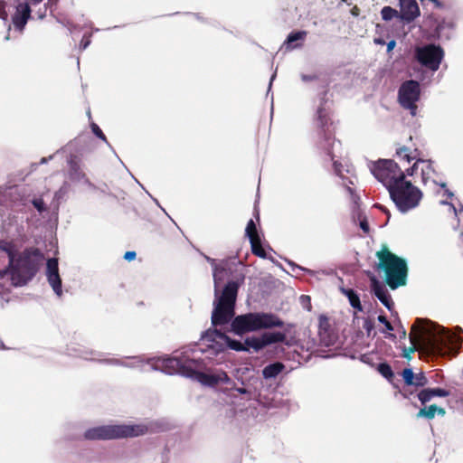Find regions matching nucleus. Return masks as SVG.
Returning a JSON list of instances; mask_svg holds the SVG:
<instances>
[{
	"label": "nucleus",
	"mask_w": 463,
	"mask_h": 463,
	"mask_svg": "<svg viewBox=\"0 0 463 463\" xmlns=\"http://www.w3.org/2000/svg\"><path fill=\"white\" fill-rule=\"evenodd\" d=\"M450 206H451V208L453 209V211H454L455 213H457L456 208H455L452 204H450Z\"/></svg>",
	"instance_id": "nucleus-59"
},
{
	"label": "nucleus",
	"mask_w": 463,
	"mask_h": 463,
	"mask_svg": "<svg viewBox=\"0 0 463 463\" xmlns=\"http://www.w3.org/2000/svg\"><path fill=\"white\" fill-rule=\"evenodd\" d=\"M32 16V7L28 2H19L15 6V12L12 15V22L14 28L22 32Z\"/></svg>",
	"instance_id": "nucleus-15"
},
{
	"label": "nucleus",
	"mask_w": 463,
	"mask_h": 463,
	"mask_svg": "<svg viewBox=\"0 0 463 463\" xmlns=\"http://www.w3.org/2000/svg\"><path fill=\"white\" fill-rule=\"evenodd\" d=\"M447 349H402L403 356L406 358L411 357V354L415 352H420V354H431V355H439L444 354V351Z\"/></svg>",
	"instance_id": "nucleus-24"
},
{
	"label": "nucleus",
	"mask_w": 463,
	"mask_h": 463,
	"mask_svg": "<svg viewBox=\"0 0 463 463\" xmlns=\"http://www.w3.org/2000/svg\"><path fill=\"white\" fill-rule=\"evenodd\" d=\"M8 14L5 11V3L4 1H0V18L3 20H6Z\"/></svg>",
	"instance_id": "nucleus-42"
},
{
	"label": "nucleus",
	"mask_w": 463,
	"mask_h": 463,
	"mask_svg": "<svg viewBox=\"0 0 463 463\" xmlns=\"http://www.w3.org/2000/svg\"><path fill=\"white\" fill-rule=\"evenodd\" d=\"M420 98V84L415 80L402 83L399 90V101L401 105L411 110L412 116L416 115V102Z\"/></svg>",
	"instance_id": "nucleus-11"
},
{
	"label": "nucleus",
	"mask_w": 463,
	"mask_h": 463,
	"mask_svg": "<svg viewBox=\"0 0 463 463\" xmlns=\"http://www.w3.org/2000/svg\"><path fill=\"white\" fill-rule=\"evenodd\" d=\"M438 413L439 415L444 416L446 413V411L444 408L438 407L436 404L430 405L428 407L421 408L418 413V418H426L428 420H432L435 417V414Z\"/></svg>",
	"instance_id": "nucleus-22"
},
{
	"label": "nucleus",
	"mask_w": 463,
	"mask_h": 463,
	"mask_svg": "<svg viewBox=\"0 0 463 463\" xmlns=\"http://www.w3.org/2000/svg\"><path fill=\"white\" fill-rule=\"evenodd\" d=\"M205 259L210 263V265L212 266L213 271L221 265V261L218 262L216 260H214V259H213L211 257L205 256Z\"/></svg>",
	"instance_id": "nucleus-44"
},
{
	"label": "nucleus",
	"mask_w": 463,
	"mask_h": 463,
	"mask_svg": "<svg viewBox=\"0 0 463 463\" xmlns=\"http://www.w3.org/2000/svg\"><path fill=\"white\" fill-rule=\"evenodd\" d=\"M284 343L287 345H293L292 341L287 340L286 335L280 332H267L260 337L254 339V344L251 347H264L265 345Z\"/></svg>",
	"instance_id": "nucleus-17"
},
{
	"label": "nucleus",
	"mask_w": 463,
	"mask_h": 463,
	"mask_svg": "<svg viewBox=\"0 0 463 463\" xmlns=\"http://www.w3.org/2000/svg\"><path fill=\"white\" fill-rule=\"evenodd\" d=\"M146 431H148L149 430H152V425L151 424L149 426L146 425Z\"/></svg>",
	"instance_id": "nucleus-56"
},
{
	"label": "nucleus",
	"mask_w": 463,
	"mask_h": 463,
	"mask_svg": "<svg viewBox=\"0 0 463 463\" xmlns=\"http://www.w3.org/2000/svg\"><path fill=\"white\" fill-rule=\"evenodd\" d=\"M47 9V5L44 4L35 10L34 15L37 17V19L43 20L46 16Z\"/></svg>",
	"instance_id": "nucleus-38"
},
{
	"label": "nucleus",
	"mask_w": 463,
	"mask_h": 463,
	"mask_svg": "<svg viewBox=\"0 0 463 463\" xmlns=\"http://www.w3.org/2000/svg\"><path fill=\"white\" fill-rule=\"evenodd\" d=\"M326 349H316V352H312L311 349H293L290 354V358L297 361L298 364H304L314 357H328L330 354H323L326 353Z\"/></svg>",
	"instance_id": "nucleus-19"
},
{
	"label": "nucleus",
	"mask_w": 463,
	"mask_h": 463,
	"mask_svg": "<svg viewBox=\"0 0 463 463\" xmlns=\"http://www.w3.org/2000/svg\"><path fill=\"white\" fill-rule=\"evenodd\" d=\"M90 37H91V33L90 34H84L83 37H82V40L80 43V50H85L88 48V46L90 44L91 41H90Z\"/></svg>",
	"instance_id": "nucleus-40"
},
{
	"label": "nucleus",
	"mask_w": 463,
	"mask_h": 463,
	"mask_svg": "<svg viewBox=\"0 0 463 463\" xmlns=\"http://www.w3.org/2000/svg\"><path fill=\"white\" fill-rule=\"evenodd\" d=\"M90 127L93 134L109 146V142L107 141L106 136L103 134L99 127L96 123H91Z\"/></svg>",
	"instance_id": "nucleus-36"
},
{
	"label": "nucleus",
	"mask_w": 463,
	"mask_h": 463,
	"mask_svg": "<svg viewBox=\"0 0 463 463\" xmlns=\"http://www.w3.org/2000/svg\"><path fill=\"white\" fill-rule=\"evenodd\" d=\"M420 165L422 175V182L426 184L427 181L431 178V175L434 173V169L432 168L431 164L428 161L420 160L416 162L411 168L406 170L407 175H412L414 172L420 167Z\"/></svg>",
	"instance_id": "nucleus-21"
},
{
	"label": "nucleus",
	"mask_w": 463,
	"mask_h": 463,
	"mask_svg": "<svg viewBox=\"0 0 463 463\" xmlns=\"http://www.w3.org/2000/svg\"><path fill=\"white\" fill-rule=\"evenodd\" d=\"M360 227L361 229L364 232H369V225H368V222H366V220H362L360 222Z\"/></svg>",
	"instance_id": "nucleus-47"
},
{
	"label": "nucleus",
	"mask_w": 463,
	"mask_h": 463,
	"mask_svg": "<svg viewBox=\"0 0 463 463\" xmlns=\"http://www.w3.org/2000/svg\"><path fill=\"white\" fill-rule=\"evenodd\" d=\"M389 194L396 207L402 213H407L416 208L423 196L422 192L410 181H406L405 178L392 188H390Z\"/></svg>",
	"instance_id": "nucleus-7"
},
{
	"label": "nucleus",
	"mask_w": 463,
	"mask_h": 463,
	"mask_svg": "<svg viewBox=\"0 0 463 463\" xmlns=\"http://www.w3.org/2000/svg\"><path fill=\"white\" fill-rule=\"evenodd\" d=\"M299 299L302 307L307 311H310L312 308L310 297L307 295H302L300 296Z\"/></svg>",
	"instance_id": "nucleus-39"
},
{
	"label": "nucleus",
	"mask_w": 463,
	"mask_h": 463,
	"mask_svg": "<svg viewBox=\"0 0 463 463\" xmlns=\"http://www.w3.org/2000/svg\"><path fill=\"white\" fill-rule=\"evenodd\" d=\"M401 6L400 18L411 23L420 16V11L416 0H399Z\"/></svg>",
	"instance_id": "nucleus-18"
},
{
	"label": "nucleus",
	"mask_w": 463,
	"mask_h": 463,
	"mask_svg": "<svg viewBox=\"0 0 463 463\" xmlns=\"http://www.w3.org/2000/svg\"><path fill=\"white\" fill-rule=\"evenodd\" d=\"M378 372L388 381H392L394 373L392 367L386 363H381L377 366Z\"/></svg>",
	"instance_id": "nucleus-26"
},
{
	"label": "nucleus",
	"mask_w": 463,
	"mask_h": 463,
	"mask_svg": "<svg viewBox=\"0 0 463 463\" xmlns=\"http://www.w3.org/2000/svg\"><path fill=\"white\" fill-rule=\"evenodd\" d=\"M43 0H24V2H28L31 7L38 6Z\"/></svg>",
	"instance_id": "nucleus-48"
},
{
	"label": "nucleus",
	"mask_w": 463,
	"mask_h": 463,
	"mask_svg": "<svg viewBox=\"0 0 463 463\" xmlns=\"http://www.w3.org/2000/svg\"><path fill=\"white\" fill-rule=\"evenodd\" d=\"M344 292L347 296L351 306L358 310H362L359 297L352 289H347Z\"/></svg>",
	"instance_id": "nucleus-28"
},
{
	"label": "nucleus",
	"mask_w": 463,
	"mask_h": 463,
	"mask_svg": "<svg viewBox=\"0 0 463 463\" xmlns=\"http://www.w3.org/2000/svg\"><path fill=\"white\" fill-rule=\"evenodd\" d=\"M136 256H137L136 251H127L124 255V259L128 261H131V260H135Z\"/></svg>",
	"instance_id": "nucleus-46"
},
{
	"label": "nucleus",
	"mask_w": 463,
	"mask_h": 463,
	"mask_svg": "<svg viewBox=\"0 0 463 463\" xmlns=\"http://www.w3.org/2000/svg\"><path fill=\"white\" fill-rule=\"evenodd\" d=\"M318 116H319L320 118H322V117H323V110L322 109L318 110Z\"/></svg>",
	"instance_id": "nucleus-54"
},
{
	"label": "nucleus",
	"mask_w": 463,
	"mask_h": 463,
	"mask_svg": "<svg viewBox=\"0 0 463 463\" xmlns=\"http://www.w3.org/2000/svg\"><path fill=\"white\" fill-rule=\"evenodd\" d=\"M415 59L424 67L436 71L444 57L443 50L435 44H427L415 49Z\"/></svg>",
	"instance_id": "nucleus-10"
},
{
	"label": "nucleus",
	"mask_w": 463,
	"mask_h": 463,
	"mask_svg": "<svg viewBox=\"0 0 463 463\" xmlns=\"http://www.w3.org/2000/svg\"><path fill=\"white\" fill-rule=\"evenodd\" d=\"M238 392L241 394H244V393H247L248 391L245 389V388H239L238 389Z\"/></svg>",
	"instance_id": "nucleus-53"
},
{
	"label": "nucleus",
	"mask_w": 463,
	"mask_h": 463,
	"mask_svg": "<svg viewBox=\"0 0 463 463\" xmlns=\"http://www.w3.org/2000/svg\"><path fill=\"white\" fill-rule=\"evenodd\" d=\"M227 275V262L221 261V265L213 272L214 283V300L212 312V324L213 326H222L229 323L234 317V307L237 299L239 283L229 281L222 291L220 292L219 285Z\"/></svg>",
	"instance_id": "nucleus-2"
},
{
	"label": "nucleus",
	"mask_w": 463,
	"mask_h": 463,
	"mask_svg": "<svg viewBox=\"0 0 463 463\" xmlns=\"http://www.w3.org/2000/svg\"><path fill=\"white\" fill-rule=\"evenodd\" d=\"M250 245H251V250H252V252L260 257V258H265L266 256V252L264 250V249L262 248L261 246V243H260V237L259 238H251V240L250 241Z\"/></svg>",
	"instance_id": "nucleus-25"
},
{
	"label": "nucleus",
	"mask_w": 463,
	"mask_h": 463,
	"mask_svg": "<svg viewBox=\"0 0 463 463\" xmlns=\"http://www.w3.org/2000/svg\"><path fill=\"white\" fill-rule=\"evenodd\" d=\"M395 46V41H391L388 43L387 44V50L388 51H391L393 49V47Z\"/></svg>",
	"instance_id": "nucleus-51"
},
{
	"label": "nucleus",
	"mask_w": 463,
	"mask_h": 463,
	"mask_svg": "<svg viewBox=\"0 0 463 463\" xmlns=\"http://www.w3.org/2000/svg\"><path fill=\"white\" fill-rule=\"evenodd\" d=\"M418 398L422 404H426L428 402H430L433 398V396L430 392V388H427V389L421 390L418 393Z\"/></svg>",
	"instance_id": "nucleus-33"
},
{
	"label": "nucleus",
	"mask_w": 463,
	"mask_h": 463,
	"mask_svg": "<svg viewBox=\"0 0 463 463\" xmlns=\"http://www.w3.org/2000/svg\"><path fill=\"white\" fill-rule=\"evenodd\" d=\"M318 337L321 345L326 347L334 345L338 339V332L335 320L322 314L318 317Z\"/></svg>",
	"instance_id": "nucleus-12"
},
{
	"label": "nucleus",
	"mask_w": 463,
	"mask_h": 463,
	"mask_svg": "<svg viewBox=\"0 0 463 463\" xmlns=\"http://www.w3.org/2000/svg\"><path fill=\"white\" fill-rule=\"evenodd\" d=\"M203 363L189 359L185 356L167 357L163 360L162 366L164 371L168 374L179 373L181 375L195 379L203 385L213 387L220 383H227L230 377L225 372L218 373H206L200 372Z\"/></svg>",
	"instance_id": "nucleus-4"
},
{
	"label": "nucleus",
	"mask_w": 463,
	"mask_h": 463,
	"mask_svg": "<svg viewBox=\"0 0 463 463\" xmlns=\"http://www.w3.org/2000/svg\"><path fill=\"white\" fill-rule=\"evenodd\" d=\"M0 250L6 253L8 257V271L4 270L3 274L0 273V277L4 278L8 273L14 286H24L37 273L40 261L43 259L40 250L29 248L16 257L17 249L15 244L12 241L0 240Z\"/></svg>",
	"instance_id": "nucleus-1"
},
{
	"label": "nucleus",
	"mask_w": 463,
	"mask_h": 463,
	"mask_svg": "<svg viewBox=\"0 0 463 463\" xmlns=\"http://www.w3.org/2000/svg\"><path fill=\"white\" fill-rule=\"evenodd\" d=\"M412 347H439V345L461 344L463 337L446 331L428 319L417 318L409 335Z\"/></svg>",
	"instance_id": "nucleus-3"
},
{
	"label": "nucleus",
	"mask_w": 463,
	"mask_h": 463,
	"mask_svg": "<svg viewBox=\"0 0 463 463\" xmlns=\"http://www.w3.org/2000/svg\"><path fill=\"white\" fill-rule=\"evenodd\" d=\"M45 275L55 295L61 298L62 296V284L56 258H51L47 260Z\"/></svg>",
	"instance_id": "nucleus-14"
},
{
	"label": "nucleus",
	"mask_w": 463,
	"mask_h": 463,
	"mask_svg": "<svg viewBox=\"0 0 463 463\" xmlns=\"http://www.w3.org/2000/svg\"><path fill=\"white\" fill-rule=\"evenodd\" d=\"M349 353H352L353 351H356L355 349H352V348H349L348 349Z\"/></svg>",
	"instance_id": "nucleus-60"
},
{
	"label": "nucleus",
	"mask_w": 463,
	"mask_h": 463,
	"mask_svg": "<svg viewBox=\"0 0 463 463\" xmlns=\"http://www.w3.org/2000/svg\"><path fill=\"white\" fill-rule=\"evenodd\" d=\"M402 376L406 385L411 386L414 379V373L411 368H404L402 372Z\"/></svg>",
	"instance_id": "nucleus-31"
},
{
	"label": "nucleus",
	"mask_w": 463,
	"mask_h": 463,
	"mask_svg": "<svg viewBox=\"0 0 463 463\" xmlns=\"http://www.w3.org/2000/svg\"><path fill=\"white\" fill-rule=\"evenodd\" d=\"M284 367V364L280 362L270 364L264 367L262 370V375L265 379L274 378L282 372Z\"/></svg>",
	"instance_id": "nucleus-23"
},
{
	"label": "nucleus",
	"mask_w": 463,
	"mask_h": 463,
	"mask_svg": "<svg viewBox=\"0 0 463 463\" xmlns=\"http://www.w3.org/2000/svg\"><path fill=\"white\" fill-rule=\"evenodd\" d=\"M205 259L210 263V265L212 266L213 271L221 265V261L218 262L216 260H214V259H213L211 257L205 256Z\"/></svg>",
	"instance_id": "nucleus-45"
},
{
	"label": "nucleus",
	"mask_w": 463,
	"mask_h": 463,
	"mask_svg": "<svg viewBox=\"0 0 463 463\" xmlns=\"http://www.w3.org/2000/svg\"><path fill=\"white\" fill-rule=\"evenodd\" d=\"M381 15L383 21H390L394 17L400 18V13L391 6H384L381 11Z\"/></svg>",
	"instance_id": "nucleus-27"
},
{
	"label": "nucleus",
	"mask_w": 463,
	"mask_h": 463,
	"mask_svg": "<svg viewBox=\"0 0 463 463\" xmlns=\"http://www.w3.org/2000/svg\"><path fill=\"white\" fill-rule=\"evenodd\" d=\"M301 79L303 81H310V80H314L317 79V76L315 75H305V74H302L301 75Z\"/></svg>",
	"instance_id": "nucleus-49"
},
{
	"label": "nucleus",
	"mask_w": 463,
	"mask_h": 463,
	"mask_svg": "<svg viewBox=\"0 0 463 463\" xmlns=\"http://www.w3.org/2000/svg\"><path fill=\"white\" fill-rule=\"evenodd\" d=\"M142 434L143 428L140 425H104L87 430L84 438L89 440H106L137 437Z\"/></svg>",
	"instance_id": "nucleus-8"
},
{
	"label": "nucleus",
	"mask_w": 463,
	"mask_h": 463,
	"mask_svg": "<svg viewBox=\"0 0 463 463\" xmlns=\"http://www.w3.org/2000/svg\"><path fill=\"white\" fill-rule=\"evenodd\" d=\"M371 288L373 291L374 295L378 298V299L389 309L392 310L393 307V302L390 294L384 288V287L379 282V280L373 276L371 278Z\"/></svg>",
	"instance_id": "nucleus-20"
},
{
	"label": "nucleus",
	"mask_w": 463,
	"mask_h": 463,
	"mask_svg": "<svg viewBox=\"0 0 463 463\" xmlns=\"http://www.w3.org/2000/svg\"><path fill=\"white\" fill-rule=\"evenodd\" d=\"M446 193H447L449 197H451L453 195L452 193H450L449 191H446Z\"/></svg>",
	"instance_id": "nucleus-57"
},
{
	"label": "nucleus",
	"mask_w": 463,
	"mask_h": 463,
	"mask_svg": "<svg viewBox=\"0 0 463 463\" xmlns=\"http://www.w3.org/2000/svg\"><path fill=\"white\" fill-rule=\"evenodd\" d=\"M307 35V32L305 31H299L297 33H290L287 38V43L290 44L298 40H304V38Z\"/></svg>",
	"instance_id": "nucleus-34"
},
{
	"label": "nucleus",
	"mask_w": 463,
	"mask_h": 463,
	"mask_svg": "<svg viewBox=\"0 0 463 463\" xmlns=\"http://www.w3.org/2000/svg\"><path fill=\"white\" fill-rule=\"evenodd\" d=\"M32 204L40 213L45 212L47 209L42 198H33L32 200Z\"/></svg>",
	"instance_id": "nucleus-35"
},
{
	"label": "nucleus",
	"mask_w": 463,
	"mask_h": 463,
	"mask_svg": "<svg viewBox=\"0 0 463 463\" xmlns=\"http://www.w3.org/2000/svg\"><path fill=\"white\" fill-rule=\"evenodd\" d=\"M237 351H250V349H246V348H243V349H236Z\"/></svg>",
	"instance_id": "nucleus-58"
},
{
	"label": "nucleus",
	"mask_w": 463,
	"mask_h": 463,
	"mask_svg": "<svg viewBox=\"0 0 463 463\" xmlns=\"http://www.w3.org/2000/svg\"><path fill=\"white\" fill-rule=\"evenodd\" d=\"M52 158V156H50L49 157H43L41 159V164H45V163H47L48 160H50Z\"/></svg>",
	"instance_id": "nucleus-52"
},
{
	"label": "nucleus",
	"mask_w": 463,
	"mask_h": 463,
	"mask_svg": "<svg viewBox=\"0 0 463 463\" xmlns=\"http://www.w3.org/2000/svg\"><path fill=\"white\" fill-rule=\"evenodd\" d=\"M379 260L378 268L386 274V282L395 289L406 283L407 265L404 260L392 253L386 246L376 253Z\"/></svg>",
	"instance_id": "nucleus-5"
},
{
	"label": "nucleus",
	"mask_w": 463,
	"mask_h": 463,
	"mask_svg": "<svg viewBox=\"0 0 463 463\" xmlns=\"http://www.w3.org/2000/svg\"><path fill=\"white\" fill-rule=\"evenodd\" d=\"M347 191L350 193V194H351L352 196L354 195V193H353L352 188L348 187V188H347Z\"/></svg>",
	"instance_id": "nucleus-55"
},
{
	"label": "nucleus",
	"mask_w": 463,
	"mask_h": 463,
	"mask_svg": "<svg viewBox=\"0 0 463 463\" xmlns=\"http://www.w3.org/2000/svg\"><path fill=\"white\" fill-rule=\"evenodd\" d=\"M68 164L69 177L71 181L87 185L90 188H94L93 184L89 180L86 174L81 169L80 163L76 160L75 157L71 156L70 160L68 161Z\"/></svg>",
	"instance_id": "nucleus-16"
},
{
	"label": "nucleus",
	"mask_w": 463,
	"mask_h": 463,
	"mask_svg": "<svg viewBox=\"0 0 463 463\" xmlns=\"http://www.w3.org/2000/svg\"><path fill=\"white\" fill-rule=\"evenodd\" d=\"M379 359V354L375 350H372L369 353L361 354L362 362L373 366L375 364V361Z\"/></svg>",
	"instance_id": "nucleus-29"
},
{
	"label": "nucleus",
	"mask_w": 463,
	"mask_h": 463,
	"mask_svg": "<svg viewBox=\"0 0 463 463\" xmlns=\"http://www.w3.org/2000/svg\"><path fill=\"white\" fill-rule=\"evenodd\" d=\"M397 154H398V156H399L400 157H402V158H403V159L407 160L408 162H410V161H411V156H410V155L408 154V149H407L406 147H402V148L399 149V150L397 151Z\"/></svg>",
	"instance_id": "nucleus-41"
},
{
	"label": "nucleus",
	"mask_w": 463,
	"mask_h": 463,
	"mask_svg": "<svg viewBox=\"0 0 463 463\" xmlns=\"http://www.w3.org/2000/svg\"><path fill=\"white\" fill-rule=\"evenodd\" d=\"M378 320H379V322H381L382 324H383L385 326V327L388 331L392 330V326L391 323L387 320V318L384 316H379Z\"/></svg>",
	"instance_id": "nucleus-43"
},
{
	"label": "nucleus",
	"mask_w": 463,
	"mask_h": 463,
	"mask_svg": "<svg viewBox=\"0 0 463 463\" xmlns=\"http://www.w3.org/2000/svg\"><path fill=\"white\" fill-rule=\"evenodd\" d=\"M283 322L275 315L270 313H248L236 317L232 323V330L241 335L246 332L260 329L280 327Z\"/></svg>",
	"instance_id": "nucleus-6"
},
{
	"label": "nucleus",
	"mask_w": 463,
	"mask_h": 463,
	"mask_svg": "<svg viewBox=\"0 0 463 463\" xmlns=\"http://www.w3.org/2000/svg\"><path fill=\"white\" fill-rule=\"evenodd\" d=\"M246 235L249 237L250 241L251 240V238H259V235L257 233V229H256V225L253 222V220H250L247 223V227H246Z\"/></svg>",
	"instance_id": "nucleus-32"
},
{
	"label": "nucleus",
	"mask_w": 463,
	"mask_h": 463,
	"mask_svg": "<svg viewBox=\"0 0 463 463\" xmlns=\"http://www.w3.org/2000/svg\"><path fill=\"white\" fill-rule=\"evenodd\" d=\"M430 390L433 397H448L449 395V392L442 388H430Z\"/></svg>",
	"instance_id": "nucleus-37"
},
{
	"label": "nucleus",
	"mask_w": 463,
	"mask_h": 463,
	"mask_svg": "<svg viewBox=\"0 0 463 463\" xmlns=\"http://www.w3.org/2000/svg\"><path fill=\"white\" fill-rule=\"evenodd\" d=\"M202 345L206 347H244L241 343L233 342L216 329H209L201 337Z\"/></svg>",
	"instance_id": "nucleus-13"
},
{
	"label": "nucleus",
	"mask_w": 463,
	"mask_h": 463,
	"mask_svg": "<svg viewBox=\"0 0 463 463\" xmlns=\"http://www.w3.org/2000/svg\"><path fill=\"white\" fill-rule=\"evenodd\" d=\"M429 383L427 377L424 373L420 372L417 374H414L413 383L411 386L415 387H424Z\"/></svg>",
	"instance_id": "nucleus-30"
},
{
	"label": "nucleus",
	"mask_w": 463,
	"mask_h": 463,
	"mask_svg": "<svg viewBox=\"0 0 463 463\" xmlns=\"http://www.w3.org/2000/svg\"><path fill=\"white\" fill-rule=\"evenodd\" d=\"M375 178H377L387 188H392L405 178L404 172L400 168L397 163L392 160H381L372 169Z\"/></svg>",
	"instance_id": "nucleus-9"
},
{
	"label": "nucleus",
	"mask_w": 463,
	"mask_h": 463,
	"mask_svg": "<svg viewBox=\"0 0 463 463\" xmlns=\"http://www.w3.org/2000/svg\"><path fill=\"white\" fill-rule=\"evenodd\" d=\"M415 392V391L404 388L403 392H402V395L404 398H409L410 395H412Z\"/></svg>",
	"instance_id": "nucleus-50"
}]
</instances>
